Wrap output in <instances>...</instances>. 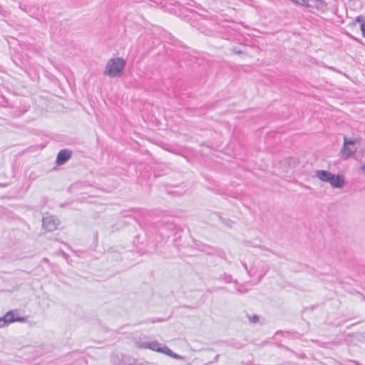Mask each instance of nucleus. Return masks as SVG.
<instances>
[{"label": "nucleus", "mask_w": 365, "mask_h": 365, "mask_svg": "<svg viewBox=\"0 0 365 365\" xmlns=\"http://www.w3.org/2000/svg\"><path fill=\"white\" fill-rule=\"evenodd\" d=\"M125 66V62L122 58H111L108 61L106 64L105 74L110 77L118 76L124 69Z\"/></svg>", "instance_id": "nucleus-1"}, {"label": "nucleus", "mask_w": 365, "mask_h": 365, "mask_svg": "<svg viewBox=\"0 0 365 365\" xmlns=\"http://www.w3.org/2000/svg\"><path fill=\"white\" fill-rule=\"evenodd\" d=\"M359 142L358 138H344V144L340 151V155L343 159H347L357 150L356 144Z\"/></svg>", "instance_id": "nucleus-2"}, {"label": "nucleus", "mask_w": 365, "mask_h": 365, "mask_svg": "<svg viewBox=\"0 0 365 365\" xmlns=\"http://www.w3.org/2000/svg\"><path fill=\"white\" fill-rule=\"evenodd\" d=\"M150 350L163 353L175 359H182V356L175 354L170 350L167 346L163 345L158 342L157 341H150Z\"/></svg>", "instance_id": "nucleus-3"}, {"label": "nucleus", "mask_w": 365, "mask_h": 365, "mask_svg": "<svg viewBox=\"0 0 365 365\" xmlns=\"http://www.w3.org/2000/svg\"><path fill=\"white\" fill-rule=\"evenodd\" d=\"M71 151L68 149L61 150L58 152L56 158V164L63 165L71 157Z\"/></svg>", "instance_id": "nucleus-4"}, {"label": "nucleus", "mask_w": 365, "mask_h": 365, "mask_svg": "<svg viewBox=\"0 0 365 365\" xmlns=\"http://www.w3.org/2000/svg\"><path fill=\"white\" fill-rule=\"evenodd\" d=\"M294 4L306 7H319L323 0H291Z\"/></svg>", "instance_id": "nucleus-5"}, {"label": "nucleus", "mask_w": 365, "mask_h": 365, "mask_svg": "<svg viewBox=\"0 0 365 365\" xmlns=\"http://www.w3.org/2000/svg\"><path fill=\"white\" fill-rule=\"evenodd\" d=\"M327 182H329L334 187H341L344 185V180L339 175L331 174L329 178H328Z\"/></svg>", "instance_id": "nucleus-6"}, {"label": "nucleus", "mask_w": 365, "mask_h": 365, "mask_svg": "<svg viewBox=\"0 0 365 365\" xmlns=\"http://www.w3.org/2000/svg\"><path fill=\"white\" fill-rule=\"evenodd\" d=\"M5 318H6L9 324L13 323L14 322H24L26 319L24 317H15L14 311H9L4 315Z\"/></svg>", "instance_id": "nucleus-7"}, {"label": "nucleus", "mask_w": 365, "mask_h": 365, "mask_svg": "<svg viewBox=\"0 0 365 365\" xmlns=\"http://www.w3.org/2000/svg\"><path fill=\"white\" fill-rule=\"evenodd\" d=\"M331 174L332 173H331L328 171L324 170H320L317 171V178L323 182H327L328 178H329V177L331 176Z\"/></svg>", "instance_id": "nucleus-8"}, {"label": "nucleus", "mask_w": 365, "mask_h": 365, "mask_svg": "<svg viewBox=\"0 0 365 365\" xmlns=\"http://www.w3.org/2000/svg\"><path fill=\"white\" fill-rule=\"evenodd\" d=\"M136 346L140 349H150V341L137 342Z\"/></svg>", "instance_id": "nucleus-9"}, {"label": "nucleus", "mask_w": 365, "mask_h": 365, "mask_svg": "<svg viewBox=\"0 0 365 365\" xmlns=\"http://www.w3.org/2000/svg\"><path fill=\"white\" fill-rule=\"evenodd\" d=\"M9 324L6 318L4 316L0 317V328H3Z\"/></svg>", "instance_id": "nucleus-10"}, {"label": "nucleus", "mask_w": 365, "mask_h": 365, "mask_svg": "<svg viewBox=\"0 0 365 365\" xmlns=\"http://www.w3.org/2000/svg\"><path fill=\"white\" fill-rule=\"evenodd\" d=\"M250 322L252 323H257L259 321V317L256 314H254L249 317Z\"/></svg>", "instance_id": "nucleus-11"}, {"label": "nucleus", "mask_w": 365, "mask_h": 365, "mask_svg": "<svg viewBox=\"0 0 365 365\" xmlns=\"http://www.w3.org/2000/svg\"><path fill=\"white\" fill-rule=\"evenodd\" d=\"M356 21L360 24V26L362 25V24H365L364 19L362 16H358L356 18Z\"/></svg>", "instance_id": "nucleus-12"}, {"label": "nucleus", "mask_w": 365, "mask_h": 365, "mask_svg": "<svg viewBox=\"0 0 365 365\" xmlns=\"http://www.w3.org/2000/svg\"><path fill=\"white\" fill-rule=\"evenodd\" d=\"M360 29L361 31L362 36L365 38V24H362Z\"/></svg>", "instance_id": "nucleus-13"}]
</instances>
